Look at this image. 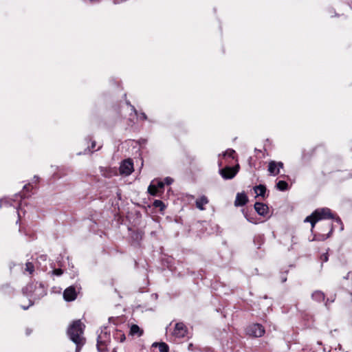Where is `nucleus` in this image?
<instances>
[{"instance_id": "obj_1", "label": "nucleus", "mask_w": 352, "mask_h": 352, "mask_svg": "<svg viewBox=\"0 0 352 352\" xmlns=\"http://www.w3.org/2000/svg\"><path fill=\"white\" fill-rule=\"evenodd\" d=\"M84 328L85 325L78 320L74 321L67 329L69 338L76 344L75 352H80L81 347L85 344V339L82 336Z\"/></svg>"}, {"instance_id": "obj_2", "label": "nucleus", "mask_w": 352, "mask_h": 352, "mask_svg": "<svg viewBox=\"0 0 352 352\" xmlns=\"http://www.w3.org/2000/svg\"><path fill=\"white\" fill-rule=\"evenodd\" d=\"M110 342V334L107 332H101L97 339V349L99 352H107Z\"/></svg>"}, {"instance_id": "obj_3", "label": "nucleus", "mask_w": 352, "mask_h": 352, "mask_svg": "<svg viewBox=\"0 0 352 352\" xmlns=\"http://www.w3.org/2000/svg\"><path fill=\"white\" fill-rule=\"evenodd\" d=\"M247 333L255 338H259L264 335V327L258 323L250 325L246 329Z\"/></svg>"}, {"instance_id": "obj_4", "label": "nucleus", "mask_w": 352, "mask_h": 352, "mask_svg": "<svg viewBox=\"0 0 352 352\" xmlns=\"http://www.w3.org/2000/svg\"><path fill=\"white\" fill-rule=\"evenodd\" d=\"M188 329L184 323L177 322L172 332V336L175 338H183L186 336Z\"/></svg>"}, {"instance_id": "obj_5", "label": "nucleus", "mask_w": 352, "mask_h": 352, "mask_svg": "<svg viewBox=\"0 0 352 352\" xmlns=\"http://www.w3.org/2000/svg\"><path fill=\"white\" fill-rule=\"evenodd\" d=\"M239 166L236 167L226 166L219 170L220 175L225 179H231L235 177L239 171Z\"/></svg>"}, {"instance_id": "obj_6", "label": "nucleus", "mask_w": 352, "mask_h": 352, "mask_svg": "<svg viewBox=\"0 0 352 352\" xmlns=\"http://www.w3.org/2000/svg\"><path fill=\"white\" fill-rule=\"evenodd\" d=\"M133 170V163L131 159L124 160L120 166V173L122 175H129Z\"/></svg>"}, {"instance_id": "obj_7", "label": "nucleus", "mask_w": 352, "mask_h": 352, "mask_svg": "<svg viewBox=\"0 0 352 352\" xmlns=\"http://www.w3.org/2000/svg\"><path fill=\"white\" fill-rule=\"evenodd\" d=\"M314 215H316L317 217H320V220L326 219H334L333 214H332L331 210L328 208L317 209L314 212Z\"/></svg>"}, {"instance_id": "obj_8", "label": "nucleus", "mask_w": 352, "mask_h": 352, "mask_svg": "<svg viewBox=\"0 0 352 352\" xmlns=\"http://www.w3.org/2000/svg\"><path fill=\"white\" fill-rule=\"evenodd\" d=\"M77 297V292L74 286H70L65 289L63 298L66 301L70 302L74 300Z\"/></svg>"}, {"instance_id": "obj_9", "label": "nucleus", "mask_w": 352, "mask_h": 352, "mask_svg": "<svg viewBox=\"0 0 352 352\" xmlns=\"http://www.w3.org/2000/svg\"><path fill=\"white\" fill-rule=\"evenodd\" d=\"M254 209L256 212L261 216H265L268 213V206L261 202H256L254 204Z\"/></svg>"}, {"instance_id": "obj_10", "label": "nucleus", "mask_w": 352, "mask_h": 352, "mask_svg": "<svg viewBox=\"0 0 352 352\" xmlns=\"http://www.w3.org/2000/svg\"><path fill=\"white\" fill-rule=\"evenodd\" d=\"M248 201L247 195L245 193H237L234 201L235 206H243Z\"/></svg>"}, {"instance_id": "obj_11", "label": "nucleus", "mask_w": 352, "mask_h": 352, "mask_svg": "<svg viewBox=\"0 0 352 352\" xmlns=\"http://www.w3.org/2000/svg\"><path fill=\"white\" fill-rule=\"evenodd\" d=\"M209 202V200L208 197L205 195H202L201 197L198 198L195 201L196 207L199 209L200 210H205V208L204 207L205 205L208 204Z\"/></svg>"}, {"instance_id": "obj_12", "label": "nucleus", "mask_w": 352, "mask_h": 352, "mask_svg": "<svg viewBox=\"0 0 352 352\" xmlns=\"http://www.w3.org/2000/svg\"><path fill=\"white\" fill-rule=\"evenodd\" d=\"M270 175H277L279 174L280 170L279 168L277 167L276 162L275 161H271L269 162L268 164V169H267Z\"/></svg>"}, {"instance_id": "obj_13", "label": "nucleus", "mask_w": 352, "mask_h": 352, "mask_svg": "<svg viewBox=\"0 0 352 352\" xmlns=\"http://www.w3.org/2000/svg\"><path fill=\"white\" fill-rule=\"evenodd\" d=\"M266 190L267 189L265 186L262 184L254 187V192L257 195V196L261 197L263 198L265 197Z\"/></svg>"}, {"instance_id": "obj_14", "label": "nucleus", "mask_w": 352, "mask_h": 352, "mask_svg": "<svg viewBox=\"0 0 352 352\" xmlns=\"http://www.w3.org/2000/svg\"><path fill=\"white\" fill-rule=\"evenodd\" d=\"M311 298L316 301L322 302L324 300L325 295L322 292L317 290L312 294Z\"/></svg>"}, {"instance_id": "obj_15", "label": "nucleus", "mask_w": 352, "mask_h": 352, "mask_svg": "<svg viewBox=\"0 0 352 352\" xmlns=\"http://www.w3.org/2000/svg\"><path fill=\"white\" fill-rule=\"evenodd\" d=\"M143 332V330L141 329L137 324H132L130 328V334L131 336L137 335L138 337H140L142 336Z\"/></svg>"}, {"instance_id": "obj_16", "label": "nucleus", "mask_w": 352, "mask_h": 352, "mask_svg": "<svg viewBox=\"0 0 352 352\" xmlns=\"http://www.w3.org/2000/svg\"><path fill=\"white\" fill-rule=\"evenodd\" d=\"M148 192L153 196H159L162 192L156 188L155 182H152L148 188Z\"/></svg>"}, {"instance_id": "obj_17", "label": "nucleus", "mask_w": 352, "mask_h": 352, "mask_svg": "<svg viewBox=\"0 0 352 352\" xmlns=\"http://www.w3.org/2000/svg\"><path fill=\"white\" fill-rule=\"evenodd\" d=\"M318 221H320V217H317L314 215V212L311 215L307 217L305 219V222H309L311 223L312 229Z\"/></svg>"}, {"instance_id": "obj_18", "label": "nucleus", "mask_w": 352, "mask_h": 352, "mask_svg": "<svg viewBox=\"0 0 352 352\" xmlns=\"http://www.w3.org/2000/svg\"><path fill=\"white\" fill-rule=\"evenodd\" d=\"M276 186L277 189H278L280 191L287 190L289 188L288 184L285 181L283 180L278 181L276 183Z\"/></svg>"}, {"instance_id": "obj_19", "label": "nucleus", "mask_w": 352, "mask_h": 352, "mask_svg": "<svg viewBox=\"0 0 352 352\" xmlns=\"http://www.w3.org/2000/svg\"><path fill=\"white\" fill-rule=\"evenodd\" d=\"M113 338L116 340H119L120 342H124L126 338L124 333L120 330H117L115 332V333L113 334Z\"/></svg>"}, {"instance_id": "obj_20", "label": "nucleus", "mask_w": 352, "mask_h": 352, "mask_svg": "<svg viewBox=\"0 0 352 352\" xmlns=\"http://www.w3.org/2000/svg\"><path fill=\"white\" fill-rule=\"evenodd\" d=\"M157 343H154L153 346L157 345ZM159 346V351L160 352H168L169 351V347L168 344H166L165 342H161L158 344Z\"/></svg>"}, {"instance_id": "obj_21", "label": "nucleus", "mask_w": 352, "mask_h": 352, "mask_svg": "<svg viewBox=\"0 0 352 352\" xmlns=\"http://www.w3.org/2000/svg\"><path fill=\"white\" fill-rule=\"evenodd\" d=\"M153 182H155L156 188L162 193L164 192V182L160 180H153Z\"/></svg>"}, {"instance_id": "obj_22", "label": "nucleus", "mask_w": 352, "mask_h": 352, "mask_svg": "<svg viewBox=\"0 0 352 352\" xmlns=\"http://www.w3.org/2000/svg\"><path fill=\"white\" fill-rule=\"evenodd\" d=\"M153 206L155 208H160V210H163L165 208V205L161 200H155Z\"/></svg>"}, {"instance_id": "obj_23", "label": "nucleus", "mask_w": 352, "mask_h": 352, "mask_svg": "<svg viewBox=\"0 0 352 352\" xmlns=\"http://www.w3.org/2000/svg\"><path fill=\"white\" fill-rule=\"evenodd\" d=\"M25 271L28 272L30 274L34 271V266L32 263L28 262L25 264Z\"/></svg>"}, {"instance_id": "obj_24", "label": "nucleus", "mask_w": 352, "mask_h": 352, "mask_svg": "<svg viewBox=\"0 0 352 352\" xmlns=\"http://www.w3.org/2000/svg\"><path fill=\"white\" fill-rule=\"evenodd\" d=\"M142 235H143V234L142 232L137 231L133 233L132 237L133 239L138 241V240H141L142 239Z\"/></svg>"}, {"instance_id": "obj_25", "label": "nucleus", "mask_w": 352, "mask_h": 352, "mask_svg": "<svg viewBox=\"0 0 352 352\" xmlns=\"http://www.w3.org/2000/svg\"><path fill=\"white\" fill-rule=\"evenodd\" d=\"M235 153V151L232 149L228 150L225 153L224 155H228V157L231 158H234V155Z\"/></svg>"}, {"instance_id": "obj_26", "label": "nucleus", "mask_w": 352, "mask_h": 352, "mask_svg": "<svg viewBox=\"0 0 352 352\" xmlns=\"http://www.w3.org/2000/svg\"><path fill=\"white\" fill-rule=\"evenodd\" d=\"M63 274V271L61 269H55L53 270V274L59 276Z\"/></svg>"}, {"instance_id": "obj_27", "label": "nucleus", "mask_w": 352, "mask_h": 352, "mask_svg": "<svg viewBox=\"0 0 352 352\" xmlns=\"http://www.w3.org/2000/svg\"><path fill=\"white\" fill-rule=\"evenodd\" d=\"M320 259L323 262H327L329 259V255L327 253L322 254L320 256Z\"/></svg>"}, {"instance_id": "obj_28", "label": "nucleus", "mask_w": 352, "mask_h": 352, "mask_svg": "<svg viewBox=\"0 0 352 352\" xmlns=\"http://www.w3.org/2000/svg\"><path fill=\"white\" fill-rule=\"evenodd\" d=\"M173 179L172 178L168 177L164 179V184H166L167 185H170L173 183Z\"/></svg>"}, {"instance_id": "obj_29", "label": "nucleus", "mask_w": 352, "mask_h": 352, "mask_svg": "<svg viewBox=\"0 0 352 352\" xmlns=\"http://www.w3.org/2000/svg\"><path fill=\"white\" fill-rule=\"evenodd\" d=\"M276 164H277V167L279 169L283 168V162H276Z\"/></svg>"}, {"instance_id": "obj_30", "label": "nucleus", "mask_w": 352, "mask_h": 352, "mask_svg": "<svg viewBox=\"0 0 352 352\" xmlns=\"http://www.w3.org/2000/svg\"><path fill=\"white\" fill-rule=\"evenodd\" d=\"M245 218L247 219V220L251 223H254V221L252 218L249 217L247 214H245Z\"/></svg>"}, {"instance_id": "obj_31", "label": "nucleus", "mask_w": 352, "mask_h": 352, "mask_svg": "<svg viewBox=\"0 0 352 352\" xmlns=\"http://www.w3.org/2000/svg\"><path fill=\"white\" fill-rule=\"evenodd\" d=\"M142 117L143 120H146L147 119V116H146V115L144 113H142Z\"/></svg>"}, {"instance_id": "obj_32", "label": "nucleus", "mask_w": 352, "mask_h": 352, "mask_svg": "<svg viewBox=\"0 0 352 352\" xmlns=\"http://www.w3.org/2000/svg\"><path fill=\"white\" fill-rule=\"evenodd\" d=\"M336 221L337 223H342L341 219H340L339 217H338V218H336Z\"/></svg>"}, {"instance_id": "obj_33", "label": "nucleus", "mask_w": 352, "mask_h": 352, "mask_svg": "<svg viewBox=\"0 0 352 352\" xmlns=\"http://www.w3.org/2000/svg\"><path fill=\"white\" fill-rule=\"evenodd\" d=\"M95 146H96V142H94H94L91 143V148H92V149H94V148H95Z\"/></svg>"}, {"instance_id": "obj_34", "label": "nucleus", "mask_w": 352, "mask_h": 352, "mask_svg": "<svg viewBox=\"0 0 352 352\" xmlns=\"http://www.w3.org/2000/svg\"><path fill=\"white\" fill-rule=\"evenodd\" d=\"M31 332H32V331L28 329L26 330V334L27 335H30L31 333Z\"/></svg>"}, {"instance_id": "obj_35", "label": "nucleus", "mask_w": 352, "mask_h": 352, "mask_svg": "<svg viewBox=\"0 0 352 352\" xmlns=\"http://www.w3.org/2000/svg\"><path fill=\"white\" fill-rule=\"evenodd\" d=\"M29 186H30V185H25V186H24L23 188L25 190H28Z\"/></svg>"}, {"instance_id": "obj_36", "label": "nucleus", "mask_w": 352, "mask_h": 352, "mask_svg": "<svg viewBox=\"0 0 352 352\" xmlns=\"http://www.w3.org/2000/svg\"><path fill=\"white\" fill-rule=\"evenodd\" d=\"M286 280H287L286 278H283V282L286 281Z\"/></svg>"}, {"instance_id": "obj_37", "label": "nucleus", "mask_w": 352, "mask_h": 352, "mask_svg": "<svg viewBox=\"0 0 352 352\" xmlns=\"http://www.w3.org/2000/svg\"><path fill=\"white\" fill-rule=\"evenodd\" d=\"M192 344H190L189 346H188V348H192Z\"/></svg>"}, {"instance_id": "obj_38", "label": "nucleus", "mask_w": 352, "mask_h": 352, "mask_svg": "<svg viewBox=\"0 0 352 352\" xmlns=\"http://www.w3.org/2000/svg\"><path fill=\"white\" fill-rule=\"evenodd\" d=\"M327 302H328V300H327V301L326 302V303H325V305H326V306H327Z\"/></svg>"}]
</instances>
